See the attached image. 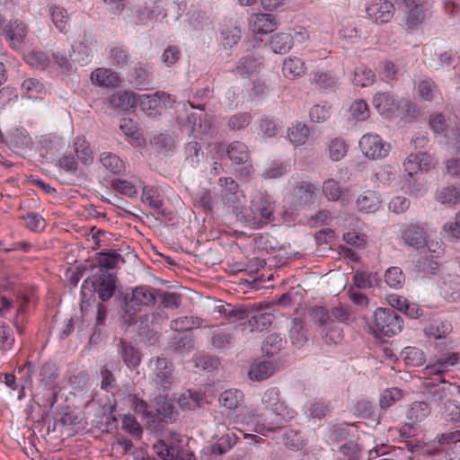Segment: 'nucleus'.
I'll use <instances>...</instances> for the list:
<instances>
[{"label": "nucleus", "instance_id": "obj_1", "mask_svg": "<svg viewBox=\"0 0 460 460\" xmlns=\"http://www.w3.org/2000/svg\"><path fill=\"white\" fill-rule=\"evenodd\" d=\"M275 203L262 194L255 195L242 213L243 223L251 228H261L274 220Z\"/></svg>", "mask_w": 460, "mask_h": 460}, {"label": "nucleus", "instance_id": "obj_2", "mask_svg": "<svg viewBox=\"0 0 460 460\" xmlns=\"http://www.w3.org/2000/svg\"><path fill=\"white\" fill-rule=\"evenodd\" d=\"M149 383L159 394H165L174 383V366L166 358H152L147 364Z\"/></svg>", "mask_w": 460, "mask_h": 460}, {"label": "nucleus", "instance_id": "obj_3", "mask_svg": "<svg viewBox=\"0 0 460 460\" xmlns=\"http://www.w3.org/2000/svg\"><path fill=\"white\" fill-rule=\"evenodd\" d=\"M403 325L402 317L392 308H377L368 324L370 332L378 338L392 337L399 333Z\"/></svg>", "mask_w": 460, "mask_h": 460}, {"label": "nucleus", "instance_id": "obj_4", "mask_svg": "<svg viewBox=\"0 0 460 460\" xmlns=\"http://www.w3.org/2000/svg\"><path fill=\"white\" fill-rule=\"evenodd\" d=\"M115 277L107 270H102V273L94 274L86 279L81 288L82 300L84 302L87 296L97 293L99 298L102 301H108L114 294Z\"/></svg>", "mask_w": 460, "mask_h": 460}, {"label": "nucleus", "instance_id": "obj_5", "mask_svg": "<svg viewBox=\"0 0 460 460\" xmlns=\"http://www.w3.org/2000/svg\"><path fill=\"white\" fill-rule=\"evenodd\" d=\"M188 122L191 125L190 133L195 137L210 139L217 135L213 118L205 113L202 109L199 113H190L188 116Z\"/></svg>", "mask_w": 460, "mask_h": 460}, {"label": "nucleus", "instance_id": "obj_6", "mask_svg": "<svg viewBox=\"0 0 460 460\" xmlns=\"http://www.w3.org/2000/svg\"><path fill=\"white\" fill-rule=\"evenodd\" d=\"M155 301V296L154 289L140 286L137 287L133 292L130 300H127L125 303V313L128 314V319L127 321H132L133 316L141 306L150 305Z\"/></svg>", "mask_w": 460, "mask_h": 460}, {"label": "nucleus", "instance_id": "obj_7", "mask_svg": "<svg viewBox=\"0 0 460 460\" xmlns=\"http://www.w3.org/2000/svg\"><path fill=\"white\" fill-rule=\"evenodd\" d=\"M359 147L362 153L371 159L384 158L390 151V145L376 134H365L359 141Z\"/></svg>", "mask_w": 460, "mask_h": 460}, {"label": "nucleus", "instance_id": "obj_8", "mask_svg": "<svg viewBox=\"0 0 460 460\" xmlns=\"http://www.w3.org/2000/svg\"><path fill=\"white\" fill-rule=\"evenodd\" d=\"M153 449L162 460H195L194 455L189 449L164 439L154 444Z\"/></svg>", "mask_w": 460, "mask_h": 460}, {"label": "nucleus", "instance_id": "obj_9", "mask_svg": "<svg viewBox=\"0 0 460 460\" xmlns=\"http://www.w3.org/2000/svg\"><path fill=\"white\" fill-rule=\"evenodd\" d=\"M318 188L312 182L301 181L293 189V205L296 208L311 206L315 202Z\"/></svg>", "mask_w": 460, "mask_h": 460}, {"label": "nucleus", "instance_id": "obj_10", "mask_svg": "<svg viewBox=\"0 0 460 460\" xmlns=\"http://www.w3.org/2000/svg\"><path fill=\"white\" fill-rule=\"evenodd\" d=\"M222 187L221 198L223 202L230 208H238L243 199V194L239 190V186L231 177L219 179Z\"/></svg>", "mask_w": 460, "mask_h": 460}, {"label": "nucleus", "instance_id": "obj_11", "mask_svg": "<svg viewBox=\"0 0 460 460\" xmlns=\"http://www.w3.org/2000/svg\"><path fill=\"white\" fill-rule=\"evenodd\" d=\"M426 397L431 402L438 404L446 399L449 394L451 384L440 377L427 378L424 381Z\"/></svg>", "mask_w": 460, "mask_h": 460}, {"label": "nucleus", "instance_id": "obj_12", "mask_svg": "<svg viewBox=\"0 0 460 460\" xmlns=\"http://www.w3.org/2000/svg\"><path fill=\"white\" fill-rule=\"evenodd\" d=\"M403 242L416 249L423 248L427 244V233L423 227L414 225H403L401 229Z\"/></svg>", "mask_w": 460, "mask_h": 460}, {"label": "nucleus", "instance_id": "obj_13", "mask_svg": "<svg viewBox=\"0 0 460 460\" xmlns=\"http://www.w3.org/2000/svg\"><path fill=\"white\" fill-rule=\"evenodd\" d=\"M367 15L376 22H387L394 13V4L387 0H374L366 9Z\"/></svg>", "mask_w": 460, "mask_h": 460}, {"label": "nucleus", "instance_id": "obj_14", "mask_svg": "<svg viewBox=\"0 0 460 460\" xmlns=\"http://www.w3.org/2000/svg\"><path fill=\"white\" fill-rule=\"evenodd\" d=\"M428 0H403L405 4V24L408 29H413L424 20V5Z\"/></svg>", "mask_w": 460, "mask_h": 460}, {"label": "nucleus", "instance_id": "obj_15", "mask_svg": "<svg viewBox=\"0 0 460 460\" xmlns=\"http://www.w3.org/2000/svg\"><path fill=\"white\" fill-rule=\"evenodd\" d=\"M91 81L93 84L102 87L119 86L120 79L118 74L111 68L99 67L91 73Z\"/></svg>", "mask_w": 460, "mask_h": 460}, {"label": "nucleus", "instance_id": "obj_16", "mask_svg": "<svg viewBox=\"0 0 460 460\" xmlns=\"http://www.w3.org/2000/svg\"><path fill=\"white\" fill-rule=\"evenodd\" d=\"M166 98H169V95L165 93L143 94L139 96V105L144 112L149 116H154L159 112L162 108V104H164Z\"/></svg>", "mask_w": 460, "mask_h": 460}, {"label": "nucleus", "instance_id": "obj_17", "mask_svg": "<svg viewBox=\"0 0 460 460\" xmlns=\"http://www.w3.org/2000/svg\"><path fill=\"white\" fill-rule=\"evenodd\" d=\"M460 356L456 352H450L440 356L433 364L425 367V372L429 375L440 376L444 372L459 362Z\"/></svg>", "mask_w": 460, "mask_h": 460}, {"label": "nucleus", "instance_id": "obj_18", "mask_svg": "<svg viewBox=\"0 0 460 460\" xmlns=\"http://www.w3.org/2000/svg\"><path fill=\"white\" fill-rule=\"evenodd\" d=\"M262 414H259L256 411L243 409L234 416V423L244 426H254L253 430L258 433H263L267 430L265 423H260Z\"/></svg>", "mask_w": 460, "mask_h": 460}, {"label": "nucleus", "instance_id": "obj_19", "mask_svg": "<svg viewBox=\"0 0 460 460\" xmlns=\"http://www.w3.org/2000/svg\"><path fill=\"white\" fill-rule=\"evenodd\" d=\"M381 202L379 193L372 190H367L358 197L356 206L361 212L374 213L379 209Z\"/></svg>", "mask_w": 460, "mask_h": 460}, {"label": "nucleus", "instance_id": "obj_20", "mask_svg": "<svg viewBox=\"0 0 460 460\" xmlns=\"http://www.w3.org/2000/svg\"><path fill=\"white\" fill-rule=\"evenodd\" d=\"M372 102L376 111L386 117L392 116L398 110L395 98L389 93H376Z\"/></svg>", "mask_w": 460, "mask_h": 460}, {"label": "nucleus", "instance_id": "obj_21", "mask_svg": "<svg viewBox=\"0 0 460 460\" xmlns=\"http://www.w3.org/2000/svg\"><path fill=\"white\" fill-rule=\"evenodd\" d=\"M277 27V22L272 14L255 13L250 20V28L254 33L267 34Z\"/></svg>", "mask_w": 460, "mask_h": 460}, {"label": "nucleus", "instance_id": "obj_22", "mask_svg": "<svg viewBox=\"0 0 460 460\" xmlns=\"http://www.w3.org/2000/svg\"><path fill=\"white\" fill-rule=\"evenodd\" d=\"M322 192L327 200L334 202L342 199L348 194L349 189L341 187L339 181L328 178L323 182Z\"/></svg>", "mask_w": 460, "mask_h": 460}, {"label": "nucleus", "instance_id": "obj_23", "mask_svg": "<svg viewBox=\"0 0 460 460\" xmlns=\"http://www.w3.org/2000/svg\"><path fill=\"white\" fill-rule=\"evenodd\" d=\"M270 411L275 415V420L267 425L268 431H272L283 427L287 421L293 418V411L279 400L275 403Z\"/></svg>", "mask_w": 460, "mask_h": 460}, {"label": "nucleus", "instance_id": "obj_24", "mask_svg": "<svg viewBox=\"0 0 460 460\" xmlns=\"http://www.w3.org/2000/svg\"><path fill=\"white\" fill-rule=\"evenodd\" d=\"M195 348V342L192 336L189 333H178L174 335L170 342L169 349L181 355L190 353Z\"/></svg>", "mask_w": 460, "mask_h": 460}, {"label": "nucleus", "instance_id": "obj_25", "mask_svg": "<svg viewBox=\"0 0 460 460\" xmlns=\"http://www.w3.org/2000/svg\"><path fill=\"white\" fill-rule=\"evenodd\" d=\"M5 34L11 46L13 49H18L27 35V26L22 22L14 21L6 26Z\"/></svg>", "mask_w": 460, "mask_h": 460}, {"label": "nucleus", "instance_id": "obj_26", "mask_svg": "<svg viewBox=\"0 0 460 460\" xmlns=\"http://www.w3.org/2000/svg\"><path fill=\"white\" fill-rule=\"evenodd\" d=\"M95 44L96 40L91 34H83L81 40L75 46V53L79 56L80 63L86 64L90 61Z\"/></svg>", "mask_w": 460, "mask_h": 460}, {"label": "nucleus", "instance_id": "obj_27", "mask_svg": "<svg viewBox=\"0 0 460 460\" xmlns=\"http://www.w3.org/2000/svg\"><path fill=\"white\" fill-rule=\"evenodd\" d=\"M108 59L110 64L118 68H126L131 63V56L124 46H113L109 49Z\"/></svg>", "mask_w": 460, "mask_h": 460}, {"label": "nucleus", "instance_id": "obj_28", "mask_svg": "<svg viewBox=\"0 0 460 460\" xmlns=\"http://www.w3.org/2000/svg\"><path fill=\"white\" fill-rule=\"evenodd\" d=\"M282 71L287 78L295 79L306 73V66L301 58L289 57L284 60Z\"/></svg>", "mask_w": 460, "mask_h": 460}, {"label": "nucleus", "instance_id": "obj_29", "mask_svg": "<svg viewBox=\"0 0 460 460\" xmlns=\"http://www.w3.org/2000/svg\"><path fill=\"white\" fill-rule=\"evenodd\" d=\"M273 316L269 313L252 312L248 320L243 323L244 327H249L251 332H261L268 328L272 323Z\"/></svg>", "mask_w": 460, "mask_h": 460}, {"label": "nucleus", "instance_id": "obj_30", "mask_svg": "<svg viewBox=\"0 0 460 460\" xmlns=\"http://www.w3.org/2000/svg\"><path fill=\"white\" fill-rule=\"evenodd\" d=\"M136 96L129 92L119 91L111 94L109 98V103L115 109L128 111L136 105Z\"/></svg>", "mask_w": 460, "mask_h": 460}, {"label": "nucleus", "instance_id": "obj_31", "mask_svg": "<svg viewBox=\"0 0 460 460\" xmlns=\"http://www.w3.org/2000/svg\"><path fill=\"white\" fill-rule=\"evenodd\" d=\"M48 11L54 26L61 32L66 31L69 20L66 9L61 5L50 4L48 5Z\"/></svg>", "mask_w": 460, "mask_h": 460}, {"label": "nucleus", "instance_id": "obj_32", "mask_svg": "<svg viewBox=\"0 0 460 460\" xmlns=\"http://www.w3.org/2000/svg\"><path fill=\"white\" fill-rule=\"evenodd\" d=\"M226 156L236 164H244L250 159L247 146L240 141H234L229 145Z\"/></svg>", "mask_w": 460, "mask_h": 460}, {"label": "nucleus", "instance_id": "obj_33", "mask_svg": "<svg viewBox=\"0 0 460 460\" xmlns=\"http://www.w3.org/2000/svg\"><path fill=\"white\" fill-rule=\"evenodd\" d=\"M119 351L128 367L135 368L140 364V354L130 343L120 340Z\"/></svg>", "mask_w": 460, "mask_h": 460}, {"label": "nucleus", "instance_id": "obj_34", "mask_svg": "<svg viewBox=\"0 0 460 460\" xmlns=\"http://www.w3.org/2000/svg\"><path fill=\"white\" fill-rule=\"evenodd\" d=\"M452 332V325L447 320H434L424 328V333L428 337L444 339Z\"/></svg>", "mask_w": 460, "mask_h": 460}, {"label": "nucleus", "instance_id": "obj_35", "mask_svg": "<svg viewBox=\"0 0 460 460\" xmlns=\"http://www.w3.org/2000/svg\"><path fill=\"white\" fill-rule=\"evenodd\" d=\"M150 143L155 150L164 155H169L175 149V139L172 134H157L152 137Z\"/></svg>", "mask_w": 460, "mask_h": 460}, {"label": "nucleus", "instance_id": "obj_36", "mask_svg": "<svg viewBox=\"0 0 460 460\" xmlns=\"http://www.w3.org/2000/svg\"><path fill=\"white\" fill-rule=\"evenodd\" d=\"M141 201L154 208L158 215L166 217V212L164 208V201L159 198L155 190L145 186L141 195Z\"/></svg>", "mask_w": 460, "mask_h": 460}, {"label": "nucleus", "instance_id": "obj_37", "mask_svg": "<svg viewBox=\"0 0 460 460\" xmlns=\"http://www.w3.org/2000/svg\"><path fill=\"white\" fill-rule=\"evenodd\" d=\"M17 297L21 300V305L17 309L16 315L13 319V325L20 334L24 332V328L20 326V314L25 312V305L32 301L34 290L32 288H20L18 291Z\"/></svg>", "mask_w": 460, "mask_h": 460}, {"label": "nucleus", "instance_id": "obj_38", "mask_svg": "<svg viewBox=\"0 0 460 460\" xmlns=\"http://www.w3.org/2000/svg\"><path fill=\"white\" fill-rule=\"evenodd\" d=\"M261 63L252 55H247L239 59L234 72L243 77H250L258 72Z\"/></svg>", "mask_w": 460, "mask_h": 460}, {"label": "nucleus", "instance_id": "obj_39", "mask_svg": "<svg viewBox=\"0 0 460 460\" xmlns=\"http://www.w3.org/2000/svg\"><path fill=\"white\" fill-rule=\"evenodd\" d=\"M203 401V394L194 390H187L181 394L178 400V403L182 410L192 411L200 407Z\"/></svg>", "mask_w": 460, "mask_h": 460}, {"label": "nucleus", "instance_id": "obj_40", "mask_svg": "<svg viewBox=\"0 0 460 460\" xmlns=\"http://www.w3.org/2000/svg\"><path fill=\"white\" fill-rule=\"evenodd\" d=\"M269 46L275 53L285 54L293 46L292 36L284 32L277 33L271 37Z\"/></svg>", "mask_w": 460, "mask_h": 460}, {"label": "nucleus", "instance_id": "obj_41", "mask_svg": "<svg viewBox=\"0 0 460 460\" xmlns=\"http://www.w3.org/2000/svg\"><path fill=\"white\" fill-rule=\"evenodd\" d=\"M218 402L228 410H235L243 402V394L236 389L226 390L220 394Z\"/></svg>", "mask_w": 460, "mask_h": 460}, {"label": "nucleus", "instance_id": "obj_42", "mask_svg": "<svg viewBox=\"0 0 460 460\" xmlns=\"http://www.w3.org/2000/svg\"><path fill=\"white\" fill-rule=\"evenodd\" d=\"M253 312V305H231L224 309L223 314L230 323H236L241 320L248 319Z\"/></svg>", "mask_w": 460, "mask_h": 460}, {"label": "nucleus", "instance_id": "obj_43", "mask_svg": "<svg viewBox=\"0 0 460 460\" xmlns=\"http://www.w3.org/2000/svg\"><path fill=\"white\" fill-rule=\"evenodd\" d=\"M274 372V365L270 361L263 360L254 363L249 370L250 379L261 381L270 377Z\"/></svg>", "mask_w": 460, "mask_h": 460}, {"label": "nucleus", "instance_id": "obj_44", "mask_svg": "<svg viewBox=\"0 0 460 460\" xmlns=\"http://www.w3.org/2000/svg\"><path fill=\"white\" fill-rule=\"evenodd\" d=\"M184 153V163L190 167H196L204 157L200 145L196 141L188 142L185 146Z\"/></svg>", "mask_w": 460, "mask_h": 460}, {"label": "nucleus", "instance_id": "obj_45", "mask_svg": "<svg viewBox=\"0 0 460 460\" xmlns=\"http://www.w3.org/2000/svg\"><path fill=\"white\" fill-rule=\"evenodd\" d=\"M417 93L426 102H431L440 95L437 84L431 79L421 80L417 85Z\"/></svg>", "mask_w": 460, "mask_h": 460}, {"label": "nucleus", "instance_id": "obj_46", "mask_svg": "<svg viewBox=\"0 0 460 460\" xmlns=\"http://www.w3.org/2000/svg\"><path fill=\"white\" fill-rule=\"evenodd\" d=\"M310 136V129L303 122H296L288 128V137L296 146L305 145Z\"/></svg>", "mask_w": 460, "mask_h": 460}, {"label": "nucleus", "instance_id": "obj_47", "mask_svg": "<svg viewBox=\"0 0 460 460\" xmlns=\"http://www.w3.org/2000/svg\"><path fill=\"white\" fill-rule=\"evenodd\" d=\"M375 73L366 66H358L355 68L352 83L357 86L367 87L375 82Z\"/></svg>", "mask_w": 460, "mask_h": 460}, {"label": "nucleus", "instance_id": "obj_48", "mask_svg": "<svg viewBox=\"0 0 460 460\" xmlns=\"http://www.w3.org/2000/svg\"><path fill=\"white\" fill-rule=\"evenodd\" d=\"M311 84L319 90L334 89L337 84L336 77L330 72H314L311 77Z\"/></svg>", "mask_w": 460, "mask_h": 460}, {"label": "nucleus", "instance_id": "obj_49", "mask_svg": "<svg viewBox=\"0 0 460 460\" xmlns=\"http://www.w3.org/2000/svg\"><path fill=\"white\" fill-rule=\"evenodd\" d=\"M74 145L78 159L84 164H91L93 160V153L86 140L84 137H77Z\"/></svg>", "mask_w": 460, "mask_h": 460}, {"label": "nucleus", "instance_id": "obj_50", "mask_svg": "<svg viewBox=\"0 0 460 460\" xmlns=\"http://www.w3.org/2000/svg\"><path fill=\"white\" fill-rule=\"evenodd\" d=\"M120 259V254L115 251L99 252L96 260L100 266V273L102 270L108 271L110 269H114Z\"/></svg>", "mask_w": 460, "mask_h": 460}, {"label": "nucleus", "instance_id": "obj_51", "mask_svg": "<svg viewBox=\"0 0 460 460\" xmlns=\"http://www.w3.org/2000/svg\"><path fill=\"white\" fill-rule=\"evenodd\" d=\"M102 164L114 174H119L124 171L123 161L112 153H102L100 155Z\"/></svg>", "mask_w": 460, "mask_h": 460}, {"label": "nucleus", "instance_id": "obj_52", "mask_svg": "<svg viewBox=\"0 0 460 460\" xmlns=\"http://www.w3.org/2000/svg\"><path fill=\"white\" fill-rule=\"evenodd\" d=\"M234 337L233 334L223 331V330H214L211 332L210 341L212 346L217 349H224L230 348L233 342Z\"/></svg>", "mask_w": 460, "mask_h": 460}, {"label": "nucleus", "instance_id": "obj_53", "mask_svg": "<svg viewBox=\"0 0 460 460\" xmlns=\"http://www.w3.org/2000/svg\"><path fill=\"white\" fill-rule=\"evenodd\" d=\"M201 324V320L193 316H181L172 320L170 323L172 330L175 332H187L194 327H199Z\"/></svg>", "mask_w": 460, "mask_h": 460}, {"label": "nucleus", "instance_id": "obj_54", "mask_svg": "<svg viewBox=\"0 0 460 460\" xmlns=\"http://www.w3.org/2000/svg\"><path fill=\"white\" fill-rule=\"evenodd\" d=\"M430 413V407L425 402H414L409 410L408 418L412 422L423 420Z\"/></svg>", "mask_w": 460, "mask_h": 460}, {"label": "nucleus", "instance_id": "obj_55", "mask_svg": "<svg viewBox=\"0 0 460 460\" xmlns=\"http://www.w3.org/2000/svg\"><path fill=\"white\" fill-rule=\"evenodd\" d=\"M25 61L37 69H45L50 63L47 53L40 50H33L26 55Z\"/></svg>", "mask_w": 460, "mask_h": 460}, {"label": "nucleus", "instance_id": "obj_56", "mask_svg": "<svg viewBox=\"0 0 460 460\" xmlns=\"http://www.w3.org/2000/svg\"><path fill=\"white\" fill-rule=\"evenodd\" d=\"M402 353L407 365L418 367L425 362V355L419 348L406 347Z\"/></svg>", "mask_w": 460, "mask_h": 460}, {"label": "nucleus", "instance_id": "obj_57", "mask_svg": "<svg viewBox=\"0 0 460 460\" xmlns=\"http://www.w3.org/2000/svg\"><path fill=\"white\" fill-rule=\"evenodd\" d=\"M252 119V115L249 112H238L229 117L227 127L230 130H241L251 123Z\"/></svg>", "mask_w": 460, "mask_h": 460}, {"label": "nucleus", "instance_id": "obj_58", "mask_svg": "<svg viewBox=\"0 0 460 460\" xmlns=\"http://www.w3.org/2000/svg\"><path fill=\"white\" fill-rule=\"evenodd\" d=\"M285 343V341L276 333L269 335L263 342L262 350L267 356H273L279 352Z\"/></svg>", "mask_w": 460, "mask_h": 460}, {"label": "nucleus", "instance_id": "obj_59", "mask_svg": "<svg viewBox=\"0 0 460 460\" xmlns=\"http://www.w3.org/2000/svg\"><path fill=\"white\" fill-rule=\"evenodd\" d=\"M155 410L159 415L163 418L172 420L174 412V406L172 402H170L166 396L159 394V396L156 397L154 401Z\"/></svg>", "mask_w": 460, "mask_h": 460}, {"label": "nucleus", "instance_id": "obj_60", "mask_svg": "<svg viewBox=\"0 0 460 460\" xmlns=\"http://www.w3.org/2000/svg\"><path fill=\"white\" fill-rule=\"evenodd\" d=\"M132 81L139 89H147L152 84L149 72L141 66L135 67Z\"/></svg>", "mask_w": 460, "mask_h": 460}, {"label": "nucleus", "instance_id": "obj_61", "mask_svg": "<svg viewBox=\"0 0 460 460\" xmlns=\"http://www.w3.org/2000/svg\"><path fill=\"white\" fill-rule=\"evenodd\" d=\"M402 396V390L397 387H392L385 390L381 394L379 404L384 410L392 406L395 402L399 401Z\"/></svg>", "mask_w": 460, "mask_h": 460}, {"label": "nucleus", "instance_id": "obj_62", "mask_svg": "<svg viewBox=\"0 0 460 460\" xmlns=\"http://www.w3.org/2000/svg\"><path fill=\"white\" fill-rule=\"evenodd\" d=\"M436 199L442 204L459 203L458 190L456 187H444L438 190Z\"/></svg>", "mask_w": 460, "mask_h": 460}, {"label": "nucleus", "instance_id": "obj_63", "mask_svg": "<svg viewBox=\"0 0 460 460\" xmlns=\"http://www.w3.org/2000/svg\"><path fill=\"white\" fill-rule=\"evenodd\" d=\"M386 284L393 288H399L404 282L402 270L398 267L389 268L385 275Z\"/></svg>", "mask_w": 460, "mask_h": 460}, {"label": "nucleus", "instance_id": "obj_64", "mask_svg": "<svg viewBox=\"0 0 460 460\" xmlns=\"http://www.w3.org/2000/svg\"><path fill=\"white\" fill-rule=\"evenodd\" d=\"M442 415L449 421H460V404L455 400H447L444 403Z\"/></svg>", "mask_w": 460, "mask_h": 460}]
</instances>
